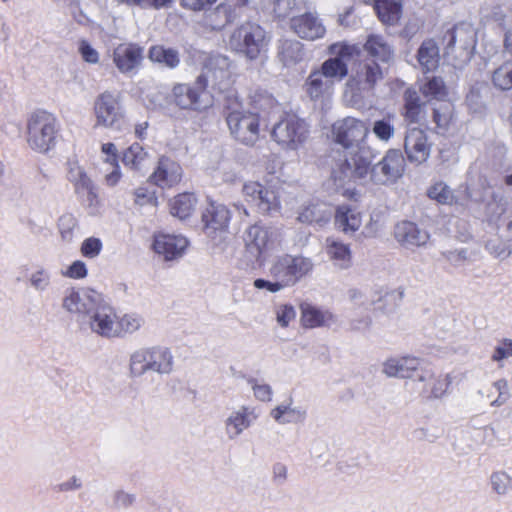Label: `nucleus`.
I'll return each instance as SVG.
<instances>
[{
	"label": "nucleus",
	"instance_id": "obj_1",
	"mask_svg": "<svg viewBox=\"0 0 512 512\" xmlns=\"http://www.w3.org/2000/svg\"><path fill=\"white\" fill-rule=\"evenodd\" d=\"M332 132L335 141L346 149L343 161L332 171V179L337 190L343 189L342 194L350 192L345 188L355 180H364L368 174L373 155L367 150L365 140L369 134L366 123L354 117H346L333 124Z\"/></svg>",
	"mask_w": 512,
	"mask_h": 512
},
{
	"label": "nucleus",
	"instance_id": "obj_2",
	"mask_svg": "<svg viewBox=\"0 0 512 512\" xmlns=\"http://www.w3.org/2000/svg\"><path fill=\"white\" fill-rule=\"evenodd\" d=\"M384 79L382 65L373 59H361L351 69L345 84L344 97L352 106H359L378 83Z\"/></svg>",
	"mask_w": 512,
	"mask_h": 512
},
{
	"label": "nucleus",
	"instance_id": "obj_3",
	"mask_svg": "<svg viewBox=\"0 0 512 512\" xmlns=\"http://www.w3.org/2000/svg\"><path fill=\"white\" fill-rule=\"evenodd\" d=\"M60 124L56 116L43 109L33 111L26 123V141L35 152L46 154L55 148Z\"/></svg>",
	"mask_w": 512,
	"mask_h": 512
},
{
	"label": "nucleus",
	"instance_id": "obj_4",
	"mask_svg": "<svg viewBox=\"0 0 512 512\" xmlns=\"http://www.w3.org/2000/svg\"><path fill=\"white\" fill-rule=\"evenodd\" d=\"M174 370V356L163 346L140 348L129 358V371L132 377H141L148 372L169 375Z\"/></svg>",
	"mask_w": 512,
	"mask_h": 512
},
{
	"label": "nucleus",
	"instance_id": "obj_5",
	"mask_svg": "<svg viewBox=\"0 0 512 512\" xmlns=\"http://www.w3.org/2000/svg\"><path fill=\"white\" fill-rule=\"evenodd\" d=\"M270 37L258 24L245 22L237 27L228 39L231 50L249 60H256L267 52Z\"/></svg>",
	"mask_w": 512,
	"mask_h": 512
},
{
	"label": "nucleus",
	"instance_id": "obj_6",
	"mask_svg": "<svg viewBox=\"0 0 512 512\" xmlns=\"http://www.w3.org/2000/svg\"><path fill=\"white\" fill-rule=\"evenodd\" d=\"M313 261L302 255L282 254L275 257L269 267V275L287 287L296 285L312 272Z\"/></svg>",
	"mask_w": 512,
	"mask_h": 512
},
{
	"label": "nucleus",
	"instance_id": "obj_7",
	"mask_svg": "<svg viewBox=\"0 0 512 512\" xmlns=\"http://www.w3.org/2000/svg\"><path fill=\"white\" fill-rule=\"evenodd\" d=\"M246 201L253 204L261 214H276L281 210V186L278 182H247L242 188Z\"/></svg>",
	"mask_w": 512,
	"mask_h": 512
},
{
	"label": "nucleus",
	"instance_id": "obj_8",
	"mask_svg": "<svg viewBox=\"0 0 512 512\" xmlns=\"http://www.w3.org/2000/svg\"><path fill=\"white\" fill-rule=\"evenodd\" d=\"M309 136L307 123L294 114H286L272 128L271 137L283 149L297 150Z\"/></svg>",
	"mask_w": 512,
	"mask_h": 512
},
{
	"label": "nucleus",
	"instance_id": "obj_9",
	"mask_svg": "<svg viewBox=\"0 0 512 512\" xmlns=\"http://www.w3.org/2000/svg\"><path fill=\"white\" fill-rule=\"evenodd\" d=\"M95 126L113 130H120L124 121V109L121 105L120 95L111 91H104L94 101Z\"/></svg>",
	"mask_w": 512,
	"mask_h": 512
},
{
	"label": "nucleus",
	"instance_id": "obj_10",
	"mask_svg": "<svg viewBox=\"0 0 512 512\" xmlns=\"http://www.w3.org/2000/svg\"><path fill=\"white\" fill-rule=\"evenodd\" d=\"M226 122L233 138L253 146L259 139V115L243 109H235L226 116Z\"/></svg>",
	"mask_w": 512,
	"mask_h": 512
},
{
	"label": "nucleus",
	"instance_id": "obj_11",
	"mask_svg": "<svg viewBox=\"0 0 512 512\" xmlns=\"http://www.w3.org/2000/svg\"><path fill=\"white\" fill-rule=\"evenodd\" d=\"M405 158L400 150L389 149L375 165H369L370 180L378 185L395 183L405 171ZM368 176H366L367 178Z\"/></svg>",
	"mask_w": 512,
	"mask_h": 512
},
{
	"label": "nucleus",
	"instance_id": "obj_12",
	"mask_svg": "<svg viewBox=\"0 0 512 512\" xmlns=\"http://www.w3.org/2000/svg\"><path fill=\"white\" fill-rule=\"evenodd\" d=\"M232 62L221 54L210 55L206 58L201 74L198 78L200 88L211 85L213 88L223 90L229 83L232 75Z\"/></svg>",
	"mask_w": 512,
	"mask_h": 512
},
{
	"label": "nucleus",
	"instance_id": "obj_13",
	"mask_svg": "<svg viewBox=\"0 0 512 512\" xmlns=\"http://www.w3.org/2000/svg\"><path fill=\"white\" fill-rule=\"evenodd\" d=\"M413 382L419 395L428 401L442 399L450 385L449 376L437 373L430 365H423Z\"/></svg>",
	"mask_w": 512,
	"mask_h": 512
},
{
	"label": "nucleus",
	"instance_id": "obj_14",
	"mask_svg": "<svg viewBox=\"0 0 512 512\" xmlns=\"http://www.w3.org/2000/svg\"><path fill=\"white\" fill-rule=\"evenodd\" d=\"M175 104L182 109L202 111L212 105V97L206 91V87L200 88L198 78L190 84H177L172 90Z\"/></svg>",
	"mask_w": 512,
	"mask_h": 512
},
{
	"label": "nucleus",
	"instance_id": "obj_15",
	"mask_svg": "<svg viewBox=\"0 0 512 512\" xmlns=\"http://www.w3.org/2000/svg\"><path fill=\"white\" fill-rule=\"evenodd\" d=\"M111 58L119 73L132 77L142 66L144 49L136 43H122L113 49Z\"/></svg>",
	"mask_w": 512,
	"mask_h": 512
},
{
	"label": "nucleus",
	"instance_id": "obj_16",
	"mask_svg": "<svg viewBox=\"0 0 512 512\" xmlns=\"http://www.w3.org/2000/svg\"><path fill=\"white\" fill-rule=\"evenodd\" d=\"M100 295L93 290H68L62 300V307L69 313L87 319L100 302Z\"/></svg>",
	"mask_w": 512,
	"mask_h": 512
},
{
	"label": "nucleus",
	"instance_id": "obj_17",
	"mask_svg": "<svg viewBox=\"0 0 512 512\" xmlns=\"http://www.w3.org/2000/svg\"><path fill=\"white\" fill-rule=\"evenodd\" d=\"M92 332L105 338L116 337L117 314L112 306L100 300L86 319Z\"/></svg>",
	"mask_w": 512,
	"mask_h": 512
},
{
	"label": "nucleus",
	"instance_id": "obj_18",
	"mask_svg": "<svg viewBox=\"0 0 512 512\" xmlns=\"http://www.w3.org/2000/svg\"><path fill=\"white\" fill-rule=\"evenodd\" d=\"M244 240L247 252L258 259L275 247L277 233L272 228L255 224L246 230Z\"/></svg>",
	"mask_w": 512,
	"mask_h": 512
},
{
	"label": "nucleus",
	"instance_id": "obj_19",
	"mask_svg": "<svg viewBox=\"0 0 512 512\" xmlns=\"http://www.w3.org/2000/svg\"><path fill=\"white\" fill-rule=\"evenodd\" d=\"M255 407L242 405L232 410L224 421L225 435L229 440L237 439L249 429L258 419Z\"/></svg>",
	"mask_w": 512,
	"mask_h": 512
},
{
	"label": "nucleus",
	"instance_id": "obj_20",
	"mask_svg": "<svg viewBox=\"0 0 512 512\" xmlns=\"http://www.w3.org/2000/svg\"><path fill=\"white\" fill-rule=\"evenodd\" d=\"M230 221V211L228 208L216 202H211L202 213V222L205 234L215 239L218 234L227 231Z\"/></svg>",
	"mask_w": 512,
	"mask_h": 512
},
{
	"label": "nucleus",
	"instance_id": "obj_21",
	"mask_svg": "<svg viewBox=\"0 0 512 512\" xmlns=\"http://www.w3.org/2000/svg\"><path fill=\"white\" fill-rule=\"evenodd\" d=\"M404 150L409 162L420 165L427 161L431 153V144L426 133L419 128L407 131L404 140Z\"/></svg>",
	"mask_w": 512,
	"mask_h": 512
},
{
	"label": "nucleus",
	"instance_id": "obj_22",
	"mask_svg": "<svg viewBox=\"0 0 512 512\" xmlns=\"http://www.w3.org/2000/svg\"><path fill=\"white\" fill-rule=\"evenodd\" d=\"M394 237L400 246L408 250L425 247L430 240L429 232L411 221L397 223Z\"/></svg>",
	"mask_w": 512,
	"mask_h": 512
},
{
	"label": "nucleus",
	"instance_id": "obj_23",
	"mask_svg": "<svg viewBox=\"0 0 512 512\" xmlns=\"http://www.w3.org/2000/svg\"><path fill=\"white\" fill-rule=\"evenodd\" d=\"M290 28L301 39L315 41L326 34V28L316 13L307 12L291 18Z\"/></svg>",
	"mask_w": 512,
	"mask_h": 512
},
{
	"label": "nucleus",
	"instance_id": "obj_24",
	"mask_svg": "<svg viewBox=\"0 0 512 512\" xmlns=\"http://www.w3.org/2000/svg\"><path fill=\"white\" fill-rule=\"evenodd\" d=\"M67 179L79 198H84L89 204L94 202L97 197L95 184L77 161L68 162Z\"/></svg>",
	"mask_w": 512,
	"mask_h": 512
},
{
	"label": "nucleus",
	"instance_id": "obj_25",
	"mask_svg": "<svg viewBox=\"0 0 512 512\" xmlns=\"http://www.w3.org/2000/svg\"><path fill=\"white\" fill-rule=\"evenodd\" d=\"M182 174L183 170L178 162L169 157H161L149 181L160 188H170L181 181Z\"/></svg>",
	"mask_w": 512,
	"mask_h": 512
},
{
	"label": "nucleus",
	"instance_id": "obj_26",
	"mask_svg": "<svg viewBox=\"0 0 512 512\" xmlns=\"http://www.w3.org/2000/svg\"><path fill=\"white\" fill-rule=\"evenodd\" d=\"M188 244L181 235L159 234L154 238L153 249L165 261H172L183 256Z\"/></svg>",
	"mask_w": 512,
	"mask_h": 512
},
{
	"label": "nucleus",
	"instance_id": "obj_27",
	"mask_svg": "<svg viewBox=\"0 0 512 512\" xmlns=\"http://www.w3.org/2000/svg\"><path fill=\"white\" fill-rule=\"evenodd\" d=\"M423 365L416 357L404 356L388 358L382 365V372L387 377L415 379Z\"/></svg>",
	"mask_w": 512,
	"mask_h": 512
},
{
	"label": "nucleus",
	"instance_id": "obj_28",
	"mask_svg": "<svg viewBox=\"0 0 512 512\" xmlns=\"http://www.w3.org/2000/svg\"><path fill=\"white\" fill-rule=\"evenodd\" d=\"M352 51L351 46L340 45L339 50L335 51L336 56L324 61L318 71L327 79L341 81L348 74L347 59Z\"/></svg>",
	"mask_w": 512,
	"mask_h": 512
},
{
	"label": "nucleus",
	"instance_id": "obj_29",
	"mask_svg": "<svg viewBox=\"0 0 512 512\" xmlns=\"http://www.w3.org/2000/svg\"><path fill=\"white\" fill-rule=\"evenodd\" d=\"M301 324L304 328L330 327L337 319L329 310L320 309L312 304L303 303L300 306Z\"/></svg>",
	"mask_w": 512,
	"mask_h": 512
},
{
	"label": "nucleus",
	"instance_id": "obj_30",
	"mask_svg": "<svg viewBox=\"0 0 512 512\" xmlns=\"http://www.w3.org/2000/svg\"><path fill=\"white\" fill-rule=\"evenodd\" d=\"M305 91L312 101H325L333 93L334 81L324 77L318 70L312 71L304 84Z\"/></svg>",
	"mask_w": 512,
	"mask_h": 512
},
{
	"label": "nucleus",
	"instance_id": "obj_31",
	"mask_svg": "<svg viewBox=\"0 0 512 512\" xmlns=\"http://www.w3.org/2000/svg\"><path fill=\"white\" fill-rule=\"evenodd\" d=\"M332 214V208L325 203H309L299 209L297 220L304 224L323 226L330 221Z\"/></svg>",
	"mask_w": 512,
	"mask_h": 512
},
{
	"label": "nucleus",
	"instance_id": "obj_32",
	"mask_svg": "<svg viewBox=\"0 0 512 512\" xmlns=\"http://www.w3.org/2000/svg\"><path fill=\"white\" fill-rule=\"evenodd\" d=\"M364 52L368 56L366 59H373L380 64L388 63L394 54L391 45L380 35L368 36L364 44Z\"/></svg>",
	"mask_w": 512,
	"mask_h": 512
},
{
	"label": "nucleus",
	"instance_id": "obj_33",
	"mask_svg": "<svg viewBox=\"0 0 512 512\" xmlns=\"http://www.w3.org/2000/svg\"><path fill=\"white\" fill-rule=\"evenodd\" d=\"M326 253L338 269L346 270L351 267L352 253L348 244L333 238H327Z\"/></svg>",
	"mask_w": 512,
	"mask_h": 512
},
{
	"label": "nucleus",
	"instance_id": "obj_34",
	"mask_svg": "<svg viewBox=\"0 0 512 512\" xmlns=\"http://www.w3.org/2000/svg\"><path fill=\"white\" fill-rule=\"evenodd\" d=\"M303 44L295 39H283L279 41L277 57L286 67L296 65L304 59Z\"/></svg>",
	"mask_w": 512,
	"mask_h": 512
},
{
	"label": "nucleus",
	"instance_id": "obj_35",
	"mask_svg": "<svg viewBox=\"0 0 512 512\" xmlns=\"http://www.w3.org/2000/svg\"><path fill=\"white\" fill-rule=\"evenodd\" d=\"M417 60L424 72H431L437 69L440 62L439 47L432 39L422 42L417 52Z\"/></svg>",
	"mask_w": 512,
	"mask_h": 512
},
{
	"label": "nucleus",
	"instance_id": "obj_36",
	"mask_svg": "<svg viewBox=\"0 0 512 512\" xmlns=\"http://www.w3.org/2000/svg\"><path fill=\"white\" fill-rule=\"evenodd\" d=\"M374 9L382 23L394 25L402 15V0H375Z\"/></svg>",
	"mask_w": 512,
	"mask_h": 512
},
{
	"label": "nucleus",
	"instance_id": "obj_37",
	"mask_svg": "<svg viewBox=\"0 0 512 512\" xmlns=\"http://www.w3.org/2000/svg\"><path fill=\"white\" fill-rule=\"evenodd\" d=\"M271 417L279 424H297L305 421L307 412L299 406L280 404L271 410Z\"/></svg>",
	"mask_w": 512,
	"mask_h": 512
},
{
	"label": "nucleus",
	"instance_id": "obj_38",
	"mask_svg": "<svg viewBox=\"0 0 512 512\" xmlns=\"http://www.w3.org/2000/svg\"><path fill=\"white\" fill-rule=\"evenodd\" d=\"M405 119L411 123H420L426 118L424 103L421 101L418 92L414 89H407L404 94Z\"/></svg>",
	"mask_w": 512,
	"mask_h": 512
},
{
	"label": "nucleus",
	"instance_id": "obj_39",
	"mask_svg": "<svg viewBox=\"0 0 512 512\" xmlns=\"http://www.w3.org/2000/svg\"><path fill=\"white\" fill-rule=\"evenodd\" d=\"M506 206L505 198L496 192H492L480 205L481 216L488 222H496L505 213Z\"/></svg>",
	"mask_w": 512,
	"mask_h": 512
},
{
	"label": "nucleus",
	"instance_id": "obj_40",
	"mask_svg": "<svg viewBox=\"0 0 512 512\" xmlns=\"http://www.w3.org/2000/svg\"><path fill=\"white\" fill-rule=\"evenodd\" d=\"M362 223L360 213L348 206H339L335 213V225L344 233L356 232Z\"/></svg>",
	"mask_w": 512,
	"mask_h": 512
},
{
	"label": "nucleus",
	"instance_id": "obj_41",
	"mask_svg": "<svg viewBox=\"0 0 512 512\" xmlns=\"http://www.w3.org/2000/svg\"><path fill=\"white\" fill-rule=\"evenodd\" d=\"M148 58L160 65L168 68H176L180 64V57L177 50L173 48H165L161 45L150 47L148 51Z\"/></svg>",
	"mask_w": 512,
	"mask_h": 512
},
{
	"label": "nucleus",
	"instance_id": "obj_42",
	"mask_svg": "<svg viewBox=\"0 0 512 512\" xmlns=\"http://www.w3.org/2000/svg\"><path fill=\"white\" fill-rule=\"evenodd\" d=\"M196 205L197 199L193 194H179L170 203L171 214L179 219H186L194 212Z\"/></svg>",
	"mask_w": 512,
	"mask_h": 512
},
{
	"label": "nucleus",
	"instance_id": "obj_43",
	"mask_svg": "<svg viewBox=\"0 0 512 512\" xmlns=\"http://www.w3.org/2000/svg\"><path fill=\"white\" fill-rule=\"evenodd\" d=\"M232 7L228 3H220L205 16V24L212 30H220L232 21Z\"/></svg>",
	"mask_w": 512,
	"mask_h": 512
},
{
	"label": "nucleus",
	"instance_id": "obj_44",
	"mask_svg": "<svg viewBox=\"0 0 512 512\" xmlns=\"http://www.w3.org/2000/svg\"><path fill=\"white\" fill-rule=\"evenodd\" d=\"M479 393L487 399H492L495 394H497L490 402V405L493 407L502 406L510 398L509 385L505 379H499L493 382L487 389L480 390Z\"/></svg>",
	"mask_w": 512,
	"mask_h": 512
},
{
	"label": "nucleus",
	"instance_id": "obj_45",
	"mask_svg": "<svg viewBox=\"0 0 512 512\" xmlns=\"http://www.w3.org/2000/svg\"><path fill=\"white\" fill-rule=\"evenodd\" d=\"M420 92L427 101H444L448 95L445 83L440 77L427 79V81L420 86Z\"/></svg>",
	"mask_w": 512,
	"mask_h": 512
},
{
	"label": "nucleus",
	"instance_id": "obj_46",
	"mask_svg": "<svg viewBox=\"0 0 512 512\" xmlns=\"http://www.w3.org/2000/svg\"><path fill=\"white\" fill-rule=\"evenodd\" d=\"M485 248L494 257L507 259L512 255V238L494 235L486 241Z\"/></svg>",
	"mask_w": 512,
	"mask_h": 512
},
{
	"label": "nucleus",
	"instance_id": "obj_47",
	"mask_svg": "<svg viewBox=\"0 0 512 512\" xmlns=\"http://www.w3.org/2000/svg\"><path fill=\"white\" fill-rule=\"evenodd\" d=\"M394 120L395 116L388 114L386 117L373 122L372 133L379 141L388 143L394 137L396 131Z\"/></svg>",
	"mask_w": 512,
	"mask_h": 512
},
{
	"label": "nucleus",
	"instance_id": "obj_48",
	"mask_svg": "<svg viewBox=\"0 0 512 512\" xmlns=\"http://www.w3.org/2000/svg\"><path fill=\"white\" fill-rule=\"evenodd\" d=\"M143 324V317L135 313H127L120 318L117 317L116 337L135 333L143 326Z\"/></svg>",
	"mask_w": 512,
	"mask_h": 512
},
{
	"label": "nucleus",
	"instance_id": "obj_49",
	"mask_svg": "<svg viewBox=\"0 0 512 512\" xmlns=\"http://www.w3.org/2000/svg\"><path fill=\"white\" fill-rule=\"evenodd\" d=\"M494 87L501 91L512 89V59L505 61L492 74Z\"/></svg>",
	"mask_w": 512,
	"mask_h": 512
},
{
	"label": "nucleus",
	"instance_id": "obj_50",
	"mask_svg": "<svg viewBox=\"0 0 512 512\" xmlns=\"http://www.w3.org/2000/svg\"><path fill=\"white\" fill-rule=\"evenodd\" d=\"M146 159L147 152L138 143H134L127 148L122 157L124 165L134 170H140Z\"/></svg>",
	"mask_w": 512,
	"mask_h": 512
},
{
	"label": "nucleus",
	"instance_id": "obj_51",
	"mask_svg": "<svg viewBox=\"0 0 512 512\" xmlns=\"http://www.w3.org/2000/svg\"><path fill=\"white\" fill-rule=\"evenodd\" d=\"M441 103L433 108V121L436 124L438 133H444L448 130L452 119L453 106L449 102L440 101Z\"/></svg>",
	"mask_w": 512,
	"mask_h": 512
},
{
	"label": "nucleus",
	"instance_id": "obj_52",
	"mask_svg": "<svg viewBox=\"0 0 512 512\" xmlns=\"http://www.w3.org/2000/svg\"><path fill=\"white\" fill-rule=\"evenodd\" d=\"M28 283L34 291L44 293L51 286V273L44 267H38L29 275Z\"/></svg>",
	"mask_w": 512,
	"mask_h": 512
},
{
	"label": "nucleus",
	"instance_id": "obj_53",
	"mask_svg": "<svg viewBox=\"0 0 512 512\" xmlns=\"http://www.w3.org/2000/svg\"><path fill=\"white\" fill-rule=\"evenodd\" d=\"M490 484L493 492L504 496L512 490V476L504 470L495 471L490 475Z\"/></svg>",
	"mask_w": 512,
	"mask_h": 512
},
{
	"label": "nucleus",
	"instance_id": "obj_54",
	"mask_svg": "<svg viewBox=\"0 0 512 512\" xmlns=\"http://www.w3.org/2000/svg\"><path fill=\"white\" fill-rule=\"evenodd\" d=\"M58 229L63 241L72 242L78 231L77 219L72 214L62 215L58 220Z\"/></svg>",
	"mask_w": 512,
	"mask_h": 512
},
{
	"label": "nucleus",
	"instance_id": "obj_55",
	"mask_svg": "<svg viewBox=\"0 0 512 512\" xmlns=\"http://www.w3.org/2000/svg\"><path fill=\"white\" fill-rule=\"evenodd\" d=\"M273 312L277 324L282 328L288 327L296 318L294 306L288 303L276 304Z\"/></svg>",
	"mask_w": 512,
	"mask_h": 512
},
{
	"label": "nucleus",
	"instance_id": "obj_56",
	"mask_svg": "<svg viewBox=\"0 0 512 512\" xmlns=\"http://www.w3.org/2000/svg\"><path fill=\"white\" fill-rule=\"evenodd\" d=\"M428 196L440 204H452L455 199L453 191L444 182L435 183L429 189Z\"/></svg>",
	"mask_w": 512,
	"mask_h": 512
},
{
	"label": "nucleus",
	"instance_id": "obj_57",
	"mask_svg": "<svg viewBox=\"0 0 512 512\" xmlns=\"http://www.w3.org/2000/svg\"><path fill=\"white\" fill-rule=\"evenodd\" d=\"M248 384L250 385L254 397L262 402H269L272 399V388L266 383H259L255 378H249Z\"/></svg>",
	"mask_w": 512,
	"mask_h": 512
},
{
	"label": "nucleus",
	"instance_id": "obj_58",
	"mask_svg": "<svg viewBox=\"0 0 512 512\" xmlns=\"http://www.w3.org/2000/svg\"><path fill=\"white\" fill-rule=\"evenodd\" d=\"M136 500V496L123 490H117L113 493V506L117 509H127L131 507Z\"/></svg>",
	"mask_w": 512,
	"mask_h": 512
},
{
	"label": "nucleus",
	"instance_id": "obj_59",
	"mask_svg": "<svg viewBox=\"0 0 512 512\" xmlns=\"http://www.w3.org/2000/svg\"><path fill=\"white\" fill-rule=\"evenodd\" d=\"M102 249V242L100 239L95 237H90L84 240L81 245V253L83 256L88 258L97 257Z\"/></svg>",
	"mask_w": 512,
	"mask_h": 512
},
{
	"label": "nucleus",
	"instance_id": "obj_60",
	"mask_svg": "<svg viewBox=\"0 0 512 512\" xmlns=\"http://www.w3.org/2000/svg\"><path fill=\"white\" fill-rule=\"evenodd\" d=\"M510 357H512V340L504 339L495 347L491 359L500 363Z\"/></svg>",
	"mask_w": 512,
	"mask_h": 512
},
{
	"label": "nucleus",
	"instance_id": "obj_61",
	"mask_svg": "<svg viewBox=\"0 0 512 512\" xmlns=\"http://www.w3.org/2000/svg\"><path fill=\"white\" fill-rule=\"evenodd\" d=\"M78 51L82 59L89 64H97L99 62V53L86 40L79 42Z\"/></svg>",
	"mask_w": 512,
	"mask_h": 512
},
{
	"label": "nucleus",
	"instance_id": "obj_62",
	"mask_svg": "<svg viewBox=\"0 0 512 512\" xmlns=\"http://www.w3.org/2000/svg\"><path fill=\"white\" fill-rule=\"evenodd\" d=\"M483 17L487 22H493L503 28H506L505 20L507 15L501 6H494L487 10Z\"/></svg>",
	"mask_w": 512,
	"mask_h": 512
},
{
	"label": "nucleus",
	"instance_id": "obj_63",
	"mask_svg": "<svg viewBox=\"0 0 512 512\" xmlns=\"http://www.w3.org/2000/svg\"><path fill=\"white\" fill-rule=\"evenodd\" d=\"M348 300L356 307L367 308L370 305V301L366 297L365 293L358 288H351L347 291Z\"/></svg>",
	"mask_w": 512,
	"mask_h": 512
},
{
	"label": "nucleus",
	"instance_id": "obj_64",
	"mask_svg": "<svg viewBox=\"0 0 512 512\" xmlns=\"http://www.w3.org/2000/svg\"><path fill=\"white\" fill-rule=\"evenodd\" d=\"M442 256L453 266L459 267L467 261V251L465 249L445 251Z\"/></svg>",
	"mask_w": 512,
	"mask_h": 512
}]
</instances>
